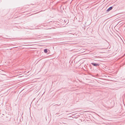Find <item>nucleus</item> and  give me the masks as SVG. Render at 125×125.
<instances>
[{"instance_id":"obj_1","label":"nucleus","mask_w":125,"mask_h":125,"mask_svg":"<svg viewBox=\"0 0 125 125\" xmlns=\"http://www.w3.org/2000/svg\"><path fill=\"white\" fill-rule=\"evenodd\" d=\"M91 64L93 66L96 67L99 66L100 65V64L99 63L94 62H92L91 63Z\"/></svg>"},{"instance_id":"obj_2","label":"nucleus","mask_w":125,"mask_h":125,"mask_svg":"<svg viewBox=\"0 0 125 125\" xmlns=\"http://www.w3.org/2000/svg\"><path fill=\"white\" fill-rule=\"evenodd\" d=\"M113 7H110L109 8H108L107 10H106V11L107 12H108L110 10H112L113 8Z\"/></svg>"},{"instance_id":"obj_3","label":"nucleus","mask_w":125,"mask_h":125,"mask_svg":"<svg viewBox=\"0 0 125 125\" xmlns=\"http://www.w3.org/2000/svg\"><path fill=\"white\" fill-rule=\"evenodd\" d=\"M62 21H63V22L64 23L66 24H67L68 22V21H67V20H65V19L63 20H62Z\"/></svg>"},{"instance_id":"obj_4","label":"nucleus","mask_w":125,"mask_h":125,"mask_svg":"<svg viewBox=\"0 0 125 125\" xmlns=\"http://www.w3.org/2000/svg\"><path fill=\"white\" fill-rule=\"evenodd\" d=\"M47 52H48L47 49H46L44 50V52L45 53H47Z\"/></svg>"}]
</instances>
